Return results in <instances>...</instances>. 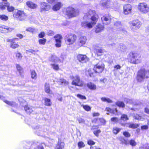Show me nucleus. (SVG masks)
I'll return each instance as SVG.
<instances>
[{
  "label": "nucleus",
  "instance_id": "obj_1",
  "mask_svg": "<svg viewBox=\"0 0 149 149\" xmlns=\"http://www.w3.org/2000/svg\"><path fill=\"white\" fill-rule=\"evenodd\" d=\"M98 17L95 13V11L89 10L84 17L85 20L91 19L92 21L91 22H83L81 23V26L85 28L91 29L96 24L97 20Z\"/></svg>",
  "mask_w": 149,
  "mask_h": 149
},
{
  "label": "nucleus",
  "instance_id": "obj_2",
  "mask_svg": "<svg viewBox=\"0 0 149 149\" xmlns=\"http://www.w3.org/2000/svg\"><path fill=\"white\" fill-rule=\"evenodd\" d=\"M147 70L143 68L139 70L137 73L136 79L138 82L144 81L145 79L149 78V73Z\"/></svg>",
  "mask_w": 149,
  "mask_h": 149
},
{
  "label": "nucleus",
  "instance_id": "obj_3",
  "mask_svg": "<svg viewBox=\"0 0 149 149\" xmlns=\"http://www.w3.org/2000/svg\"><path fill=\"white\" fill-rule=\"evenodd\" d=\"M129 55L130 57L129 58V61L131 63L137 64L141 62L140 56L138 54L131 52L130 53Z\"/></svg>",
  "mask_w": 149,
  "mask_h": 149
},
{
  "label": "nucleus",
  "instance_id": "obj_4",
  "mask_svg": "<svg viewBox=\"0 0 149 149\" xmlns=\"http://www.w3.org/2000/svg\"><path fill=\"white\" fill-rule=\"evenodd\" d=\"M78 10H75L71 7L66 8L64 12L66 16L68 18L76 16L78 14Z\"/></svg>",
  "mask_w": 149,
  "mask_h": 149
},
{
  "label": "nucleus",
  "instance_id": "obj_5",
  "mask_svg": "<svg viewBox=\"0 0 149 149\" xmlns=\"http://www.w3.org/2000/svg\"><path fill=\"white\" fill-rule=\"evenodd\" d=\"M13 16L20 21L24 20L26 18V15L24 12L17 9L15 10L13 12Z\"/></svg>",
  "mask_w": 149,
  "mask_h": 149
},
{
  "label": "nucleus",
  "instance_id": "obj_6",
  "mask_svg": "<svg viewBox=\"0 0 149 149\" xmlns=\"http://www.w3.org/2000/svg\"><path fill=\"white\" fill-rule=\"evenodd\" d=\"M71 78L72 79V85L80 87L83 86L84 82L82 80L80 79V77L78 75H76L75 76H71Z\"/></svg>",
  "mask_w": 149,
  "mask_h": 149
},
{
  "label": "nucleus",
  "instance_id": "obj_7",
  "mask_svg": "<svg viewBox=\"0 0 149 149\" xmlns=\"http://www.w3.org/2000/svg\"><path fill=\"white\" fill-rule=\"evenodd\" d=\"M76 38V35L71 34L66 35L65 37V40L66 44L70 45L74 42Z\"/></svg>",
  "mask_w": 149,
  "mask_h": 149
},
{
  "label": "nucleus",
  "instance_id": "obj_8",
  "mask_svg": "<svg viewBox=\"0 0 149 149\" xmlns=\"http://www.w3.org/2000/svg\"><path fill=\"white\" fill-rule=\"evenodd\" d=\"M138 9L142 13L146 14L149 11V7L145 3H140L138 6Z\"/></svg>",
  "mask_w": 149,
  "mask_h": 149
},
{
  "label": "nucleus",
  "instance_id": "obj_9",
  "mask_svg": "<svg viewBox=\"0 0 149 149\" xmlns=\"http://www.w3.org/2000/svg\"><path fill=\"white\" fill-rule=\"evenodd\" d=\"M104 68V64L102 62H99L95 66L93 70L95 72L100 73L103 71Z\"/></svg>",
  "mask_w": 149,
  "mask_h": 149
},
{
  "label": "nucleus",
  "instance_id": "obj_10",
  "mask_svg": "<svg viewBox=\"0 0 149 149\" xmlns=\"http://www.w3.org/2000/svg\"><path fill=\"white\" fill-rule=\"evenodd\" d=\"M15 40H18V39L16 38H8L7 39V41L9 42H11L10 47L13 49H15L19 47V45L17 42H15Z\"/></svg>",
  "mask_w": 149,
  "mask_h": 149
},
{
  "label": "nucleus",
  "instance_id": "obj_11",
  "mask_svg": "<svg viewBox=\"0 0 149 149\" xmlns=\"http://www.w3.org/2000/svg\"><path fill=\"white\" fill-rule=\"evenodd\" d=\"M132 29L134 31L139 28L141 25V23L139 20H136L132 22Z\"/></svg>",
  "mask_w": 149,
  "mask_h": 149
},
{
  "label": "nucleus",
  "instance_id": "obj_12",
  "mask_svg": "<svg viewBox=\"0 0 149 149\" xmlns=\"http://www.w3.org/2000/svg\"><path fill=\"white\" fill-rule=\"evenodd\" d=\"M86 41V38L85 36H81L80 38L76 44L77 47L79 48L85 44Z\"/></svg>",
  "mask_w": 149,
  "mask_h": 149
},
{
  "label": "nucleus",
  "instance_id": "obj_13",
  "mask_svg": "<svg viewBox=\"0 0 149 149\" xmlns=\"http://www.w3.org/2000/svg\"><path fill=\"white\" fill-rule=\"evenodd\" d=\"M79 61L82 63H85L88 61V58L85 55L79 54L77 56Z\"/></svg>",
  "mask_w": 149,
  "mask_h": 149
},
{
  "label": "nucleus",
  "instance_id": "obj_14",
  "mask_svg": "<svg viewBox=\"0 0 149 149\" xmlns=\"http://www.w3.org/2000/svg\"><path fill=\"white\" fill-rule=\"evenodd\" d=\"M101 20L103 24L106 25L109 24L111 22L110 18L108 15H106L101 18Z\"/></svg>",
  "mask_w": 149,
  "mask_h": 149
},
{
  "label": "nucleus",
  "instance_id": "obj_15",
  "mask_svg": "<svg viewBox=\"0 0 149 149\" xmlns=\"http://www.w3.org/2000/svg\"><path fill=\"white\" fill-rule=\"evenodd\" d=\"M124 13L125 15H127L131 12L132 6L130 4H127L123 7Z\"/></svg>",
  "mask_w": 149,
  "mask_h": 149
},
{
  "label": "nucleus",
  "instance_id": "obj_16",
  "mask_svg": "<svg viewBox=\"0 0 149 149\" xmlns=\"http://www.w3.org/2000/svg\"><path fill=\"white\" fill-rule=\"evenodd\" d=\"M13 30V28H9L5 26H2L0 27V31L2 33H5L9 31L10 32Z\"/></svg>",
  "mask_w": 149,
  "mask_h": 149
},
{
  "label": "nucleus",
  "instance_id": "obj_17",
  "mask_svg": "<svg viewBox=\"0 0 149 149\" xmlns=\"http://www.w3.org/2000/svg\"><path fill=\"white\" fill-rule=\"evenodd\" d=\"M41 11H47L50 8V6L47 3L45 2H42L40 3Z\"/></svg>",
  "mask_w": 149,
  "mask_h": 149
},
{
  "label": "nucleus",
  "instance_id": "obj_18",
  "mask_svg": "<svg viewBox=\"0 0 149 149\" xmlns=\"http://www.w3.org/2000/svg\"><path fill=\"white\" fill-rule=\"evenodd\" d=\"M102 6L104 7L108 8L111 7V2L110 0H102L100 2Z\"/></svg>",
  "mask_w": 149,
  "mask_h": 149
},
{
  "label": "nucleus",
  "instance_id": "obj_19",
  "mask_svg": "<svg viewBox=\"0 0 149 149\" xmlns=\"http://www.w3.org/2000/svg\"><path fill=\"white\" fill-rule=\"evenodd\" d=\"M126 49V47L125 45L123 44H120L117 49V51L118 52H124L125 51Z\"/></svg>",
  "mask_w": 149,
  "mask_h": 149
},
{
  "label": "nucleus",
  "instance_id": "obj_20",
  "mask_svg": "<svg viewBox=\"0 0 149 149\" xmlns=\"http://www.w3.org/2000/svg\"><path fill=\"white\" fill-rule=\"evenodd\" d=\"M104 28V26L100 24H98L96 26L95 30V32L97 33H99L103 30Z\"/></svg>",
  "mask_w": 149,
  "mask_h": 149
},
{
  "label": "nucleus",
  "instance_id": "obj_21",
  "mask_svg": "<svg viewBox=\"0 0 149 149\" xmlns=\"http://www.w3.org/2000/svg\"><path fill=\"white\" fill-rule=\"evenodd\" d=\"M87 86L89 89L93 90H95L96 88V85L91 82L87 83Z\"/></svg>",
  "mask_w": 149,
  "mask_h": 149
},
{
  "label": "nucleus",
  "instance_id": "obj_22",
  "mask_svg": "<svg viewBox=\"0 0 149 149\" xmlns=\"http://www.w3.org/2000/svg\"><path fill=\"white\" fill-rule=\"evenodd\" d=\"M0 99L3 100L7 104L12 106H14L16 105V103L14 102H10L7 100H4L5 97L3 96L0 95Z\"/></svg>",
  "mask_w": 149,
  "mask_h": 149
},
{
  "label": "nucleus",
  "instance_id": "obj_23",
  "mask_svg": "<svg viewBox=\"0 0 149 149\" xmlns=\"http://www.w3.org/2000/svg\"><path fill=\"white\" fill-rule=\"evenodd\" d=\"M94 52L97 56H100L103 54V50L101 48L96 49H95Z\"/></svg>",
  "mask_w": 149,
  "mask_h": 149
},
{
  "label": "nucleus",
  "instance_id": "obj_24",
  "mask_svg": "<svg viewBox=\"0 0 149 149\" xmlns=\"http://www.w3.org/2000/svg\"><path fill=\"white\" fill-rule=\"evenodd\" d=\"M62 5L61 3L58 2L52 8L55 11L59 10L62 6Z\"/></svg>",
  "mask_w": 149,
  "mask_h": 149
},
{
  "label": "nucleus",
  "instance_id": "obj_25",
  "mask_svg": "<svg viewBox=\"0 0 149 149\" xmlns=\"http://www.w3.org/2000/svg\"><path fill=\"white\" fill-rule=\"evenodd\" d=\"M45 90L46 93L50 94H52V91L50 90V86L49 84L47 83L45 84Z\"/></svg>",
  "mask_w": 149,
  "mask_h": 149
},
{
  "label": "nucleus",
  "instance_id": "obj_26",
  "mask_svg": "<svg viewBox=\"0 0 149 149\" xmlns=\"http://www.w3.org/2000/svg\"><path fill=\"white\" fill-rule=\"evenodd\" d=\"M50 61L54 63H57L59 61L61 62L58 58L55 55H52L51 57Z\"/></svg>",
  "mask_w": 149,
  "mask_h": 149
},
{
  "label": "nucleus",
  "instance_id": "obj_27",
  "mask_svg": "<svg viewBox=\"0 0 149 149\" xmlns=\"http://www.w3.org/2000/svg\"><path fill=\"white\" fill-rule=\"evenodd\" d=\"M24 109L26 112L29 114H30L33 111L32 108L28 105H25L24 107Z\"/></svg>",
  "mask_w": 149,
  "mask_h": 149
},
{
  "label": "nucleus",
  "instance_id": "obj_28",
  "mask_svg": "<svg viewBox=\"0 0 149 149\" xmlns=\"http://www.w3.org/2000/svg\"><path fill=\"white\" fill-rule=\"evenodd\" d=\"M26 5L29 7L31 8H35L37 7L36 5L34 4L32 2L30 1L27 2Z\"/></svg>",
  "mask_w": 149,
  "mask_h": 149
},
{
  "label": "nucleus",
  "instance_id": "obj_29",
  "mask_svg": "<svg viewBox=\"0 0 149 149\" xmlns=\"http://www.w3.org/2000/svg\"><path fill=\"white\" fill-rule=\"evenodd\" d=\"M64 144L63 142H58L55 149H62L64 147Z\"/></svg>",
  "mask_w": 149,
  "mask_h": 149
},
{
  "label": "nucleus",
  "instance_id": "obj_30",
  "mask_svg": "<svg viewBox=\"0 0 149 149\" xmlns=\"http://www.w3.org/2000/svg\"><path fill=\"white\" fill-rule=\"evenodd\" d=\"M58 82L59 83V84H64L65 85H67L69 83L68 81L63 79H60L58 81Z\"/></svg>",
  "mask_w": 149,
  "mask_h": 149
},
{
  "label": "nucleus",
  "instance_id": "obj_31",
  "mask_svg": "<svg viewBox=\"0 0 149 149\" xmlns=\"http://www.w3.org/2000/svg\"><path fill=\"white\" fill-rule=\"evenodd\" d=\"M54 38H55L56 41L61 42L62 37L61 35L59 34L56 35L54 36Z\"/></svg>",
  "mask_w": 149,
  "mask_h": 149
},
{
  "label": "nucleus",
  "instance_id": "obj_32",
  "mask_svg": "<svg viewBox=\"0 0 149 149\" xmlns=\"http://www.w3.org/2000/svg\"><path fill=\"white\" fill-rule=\"evenodd\" d=\"M7 3L2 2L0 3V8L2 10H4L6 8V6H8Z\"/></svg>",
  "mask_w": 149,
  "mask_h": 149
},
{
  "label": "nucleus",
  "instance_id": "obj_33",
  "mask_svg": "<svg viewBox=\"0 0 149 149\" xmlns=\"http://www.w3.org/2000/svg\"><path fill=\"white\" fill-rule=\"evenodd\" d=\"M31 76L32 79H36L37 78V74L35 70H33L31 72Z\"/></svg>",
  "mask_w": 149,
  "mask_h": 149
},
{
  "label": "nucleus",
  "instance_id": "obj_34",
  "mask_svg": "<svg viewBox=\"0 0 149 149\" xmlns=\"http://www.w3.org/2000/svg\"><path fill=\"white\" fill-rule=\"evenodd\" d=\"M101 100L103 102H107L108 103H112V100L108 98L103 97L101 98Z\"/></svg>",
  "mask_w": 149,
  "mask_h": 149
},
{
  "label": "nucleus",
  "instance_id": "obj_35",
  "mask_svg": "<svg viewBox=\"0 0 149 149\" xmlns=\"http://www.w3.org/2000/svg\"><path fill=\"white\" fill-rule=\"evenodd\" d=\"M45 104L47 106H50L51 105L52 103L51 102L50 99L45 98Z\"/></svg>",
  "mask_w": 149,
  "mask_h": 149
},
{
  "label": "nucleus",
  "instance_id": "obj_36",
  "mask_svg": "<svg viewBox=\"0 0 149 149\" xmlns=\"http://www.w3.org/2000/svg\"><path fill=\"white\" fill-rule=\"evenodd\" d=\"M116 104L120 107L123 108L125 107V105L123 102L121 101L117 102L116 103Z\"/></svg>",
  "mask_w": 149,
  "mask_h": 149
},
{
  "label": "nucleus",
  "instance_id": "obj_37",
  "mask_svg": "<svg viewBox=\"0 0 149 149\" xmlns=\"http://www.w3.org/2000/svg\"><path fill=\"white\" fill-rule=\"evenodd\" d=\"M81 106L87 111H89L91 109V108L88 105H82Z\"/></svg>",
  "mask_w": 149,
  "mask_h": 149
},
{
  "label": "nucleus",
  "instance_id": "obj_38",
  "mask_svg": "<svg viewBox=\"0 0 149 149\" xmlns=\"http://www.w3.org/2000/svg\"><path fill=\"white\" fill-rule=\"evenodd\" d=\"M78 146L79 148H81L84 147L85 146V145L83 142L80 141L78 143Z\"/></svg>",
  "mask_w": 149,
  "mask_h": 149
},
{
  "label": "nucleus",
  "instance_id": "obj_39",
  "mask_svg": "<svg viewBox=\"0 0 149 149\" xmlns=\"http://www.w3.org/2000/svg\"><path fill=\"white\" fill-rule=\"evenodd\" d=\"M51 65L52 66V68L55 70H58L59 69V68L58 65L55 64H51Z\"/></svg>",
  "mask_w": 149,
  "mask_h": 149
},
{
  "label": "nucleus",
  "instance_id": "obj_40",
  "mask_svg": "<svg viewBox=\"0 0 149 149\" xmlns=\"http://www.w3.org/2000/svg\"><path fill=\"white\" fill-rule=\"evenodd\" d=\"M120 130V129L117 127H114L113 128V133L115 134H117Z\"/></svg>",
  "mask_w": 149,
  "mask_h": 149
},
{
  "label": "nucleus",
  "instance_id": "obj_41",
  "mask_svg": "<svg viewBox=\"0 0 149 149\" xmlns=\"http://www.w3.org/2000/svg\"><path fill=\"white\" fill-rule=\"evenodd\" d=\"M86 74L87 76H89L90 77L93 76V73L91 72V69H89L88 71L86 72Z\"/></svg>",
  "mask_w": 149,
  "mask_h": 149
},
{
  "label": "nucleus",
  "instance_id": "obj_42",
  "mask_svg": "<svg viewBox=\"0 0 149 149\" xmlns=\"http://www.w3.org/2000/svg\"><path fill=\"white\" fill-rule=\"evenodd\" d=\"M0 18L2 20L6 21L8 19V18L7 16L3 15H0Z\"/></svg>",
  "mask_w": 149,
  "mask_h": 149
},
{
  "label": "nucleus",
  "instance_id": "obj_43",
  "mask_svg": "<svg viewBox=\"0 0 149 149\" xmlns=\"http://www.w3.org/2000/svg\"><path fill=\"white\" fill-rule=\"evenodd\" d=\"M121 120L124 121H125L128 119L127 116L125 114H123L122 115L121 117Z\"/></svg>",
  "mask_w": 149,
  "mask_h": 149
},
{
  "label": "nucleus",
  "instance_id": "obj_44",
  "mask_svg": "<svg viewBox=\"0 0 149 149\" xmlns=\"http://www.w3.org/2000/svg\"><path fill=\"white\" fill-rule=\"evenodd\" d=\"M26 31H29L32 33H33L35 31V30L34 28L32 27H29L27 28L26 29Z\"/></svg>",
  "mask_w": 149,
  "mask_h": 149
},
{
  "label": "nucleus",
  "instance_id": "obj_45",
  "mask_svg": "<svg viewBox=\"0 0 149 149\" xmlns=\"http://www.w3.org/2000/svg\"><path fill=\"white\" fill-rule=\"evenodd\" d=\"M138 127V125L137 124H132L129 125L128 127L130 128H135Z\"/></svg>",
  "mask_w": 149,
  "mask_h": 149
},
{
  "label": "nucleus",
  "instance_id": "obj_46",
  "mask_svg": "<svg viewBox=\"0 0 149 149\" xmlns=\"http://www.w3.org/2000/svg\"><path fill=\"white\" fill-rule=\"evenodd\" d=\"M46 41V40L45 38H42L39 40V42L40 44L44 45Z\"/></svg>",
  "mask_w": 149,
  "mask_h": 149
},
{
  "label": "nucleus",
  "instance_id": "obj_47",
  "mask_svg": "<svg viewBox=\"0 0 149 149\" xmlns=\"http://www.w3.org/2000/svg\"><path fill=\"white\" fill-rule=\"evenodd\" d=\"M7 9L9 12H12L14 10V8L12 6H7Z\"/></svg>",
  "mask_w": 149,
  "mask_h": 149
},
{
  "label": "nucleus",
  "instance_id": "obj_48",
  "mask_svg": "<svg viewBox=\"0 0 149 149\" xmlns=\"http://www.w3.org/2000/svg\"><path fill=\"white\" fill-rule=\"evenodd\" d=\"M130 144L132 146H135L136 144V142L133 139L130 140L129 141Z\"/></svg>",
  "mask_w": 149,
  "mask_h": 149
},
{
  "label": "nucleus",
  "instance_id": "obj_49",
  "mask_svg": "<svg viewBox=\"0 0 149 149\" xmlns=\"http://www.w3.org/2000/svg\"><path fill=\"white\" fill-rule=\"evenodd\" d=\"M16 67L18 71H19V73L20 74L22 72V68L19 65H17Z\"/></svg>",
  "mask_w": 149,
  "mask_h": 149
},
{
  "label": "nucleus",
  "instance_id": "obj_50",
  "mask_svg": "<svg viewBox=\"0 0 149 149\" xmlns=\"http://www.w3.org/2000/svg\"><path fill=\"white\" fill-rule=\"evenodd\" d=\"M111 122H113L114 123H116L118 121V118L116 117H113L111 118Z\"/></svg>",
  "mask_w": 149,
  "mask_h": 149
},
{
  "label": "nucleus",
  "instance_id": "obj_51",
  "mask_svg": "<svg viewBox=\"0 0 149 149\" xmlns=\"http://www.w3.org/2000/svg\"><path fill=\"white\" fill-rule=\"evenodd\" d=\"M77 96L78 97L81 99L86 100V97L85 96L80 94H78L77 95Z\"/></svg>",
  "mask_w": 149,
  "mask_h": 149
},
{
  "label": "nucleus",
  "instance_id": "obj_52",
  "mask_svg": "<svg viewBox=\"0 0 149 149\" xmlns=\"http://www.w3.org/2000/svg\"><path fill=\"white\" fill-rule=\"evenodd\" d=\"M114 69L113 71H115L117 70L120 69L121 68V66L119 65H115L114 67Z\"/></svg>",
  "mask_w": 149,
  "mask_h": 149
},
{
  "label": "nucleus",
  "instance_id": "obj_53",
  "mask_svg": "<svg viewBox=\"0 0 149 149\" xmlns=\"http://www.w3.org/2000/svg\"><path fill=\"white\" fill-rule=\"evenodd\" d=\"M125 101L127 103L130 104H132L133 103V100L131 99H126Z\"/></svg>",
  "mask_w": 149,
  "mask_h": 149
},
{
  "label": "nucleus",
  "instance_id": "obj_54",
  "mask_svg": "<svg viewBox=\"0 0 149 149\" xmlns=\"http://www.w3.org/2000/svg\"><path fill=\"white\" fill-rule=\"evenodd\" d=\"M77 120H78L79 123H84L85 122L84 120L81 118L79 117L78 118H77Z\"/></svg>",
  "mask_w": 149,
  "mask_h": 149
},
{
  "label": "nucleus",
  "instance_id": "obj_55",
  "mask_svg": "<svg viewBox=\"0 0 149 149\" xmlns=\"http://www.w3.org/2000/svg\"><path fill=\"white\" fill-rule=\"evenodd\" d=\"M87 143L90 146L94 145L95 143L94 141L91 140H88Z\"/></svg>",
  "mask_w": 149,
  "mask_h": 149
},
{
  "label": "nucleus",
  "instance_id": "obj_56",
  "mask_svg": "<svg viewBox=\"0 0 149 149\" xmlns=\"http://www.w3.org/2000/svg\"><path fill=\"white\" fill-rule=\"evenodd\" d=\"M115 25L116 27H118V28L119 27H120L121 26V22H119V21L116 22L115 23Z\"/></svg>",
  "mask_w": 149,
  "mask_h": 149
},
{
  "label": "nucleus",
  "instance_id": "obj_57",
  "mask_svg": "<svg viewBox=\"0 0 149 149\" xmlns=\"http://www.w3.org/2000/svg\"><path fill=\"white\" fill-rule=\"evenodd\" d=\"M56 43L55 44V46L56 47H59L61 46V42L60 41H56Z\"/></svg>",
  "mask_w": 149,
  "mask_h": 149
},
{
  "label": "nucleus",
  "instance_id": "obj_58",
  "mask_svg": "<svg viewBox=\"0 0 149 149\" xmlns=\"http://www.w3.org/2000/svg\"><path fill=\"white\" fill-rule=\"evenodd\" d=\"M45 36V33L44 32H42L39 34L38 36L40 38H42Z\"/></svg>",
  "mask_w": 149,
  "mask_h": 149
},
{
  "label": "nucleus",
  "instance_id": "obj_59",
  "mask_svg": "<svg viewBox=\"0 0 149 149\" xmlns=\"http://www.w3.org/2000/svg\"><path fill=\"white\" fill-rule=\"evenodd\" d=\"M123 134L124 136L126 137H129L130 136V133L127 132H123Z\"/></svg>",
  "mask_w": 149,
  "mask_h": 149
},
{
  "label": "nucleus",
  "instance_id": "obj_60",
  "mask_svg": "<svg viewBox=\"0 0 149 149\" xmlns=\"http://www.w3.org/2000/svg\"><path fill=\"white\" fill-rule=\"evenodd\" d=\"M100 81L101 83H105L107 81V79L106 78H103V79H101Z\"/></svg>",
  "mask_w": 149,
  "mask_h": 149
},
{
  "label": "nucleus",
  "instance_id": "obj_61",
  "mask_svg": "<svg viewBox=\"0 0 149 149\" xmlns=\"http://www.w3.org/2000/svg\"><path fill=\"white\" fill-rule=\"evenodd\" d=\"M134 118L135 119L137 120H140L141 119V116L137 114L135 115L134 116Z\"/></svg>",
  "mask_w": 149,
  "mask_h": 149
},
{
  "label": "nucleus",
  "instance_id": "obj_62",
  "mask_svg": "<svg viewBox=\"0 0 149 149\" xmlns=\"http://www.w3.org/2000/svg\"><path fill=\"white\" fill-rule=\"evenodd\" d=\"M106 110L108 113H112L113 112L112 109L109 107H106Z\"/></svg>",
  "mask_w": 149,
  "mask_h": 149
},
{
  "label": "nucleus",
  "instance_id": "obj_63",
  "mask_svg": "<svg viewBox=\"0 0 149 149\" xmlns=\"http://www.w3.org/2000/svg\"><path fill=\"white\" fill-rule=\"evenodd\" d=\"M100 130H97L95 131H94V134L97 136H98V134L100 133Z\"/></svg>",
  "mask_w": 149,
  "mask_h": 149
},
{
  "label": "nucleus",
  "instance_id": "obj_64",
  "mask_svg": "<svg viewBox=\"0 0 149 149\" xmlns=\"http://www.w3.org/2000/svg\"><path fill=\"white\" fill-rule=\"evenodd\" d=\"M48 35L49 36H52L54 34V31L49 30L48 32Z\"/></svg>",
  "mask_w": 149,
  "mask_h": 149
}]
</instances>
